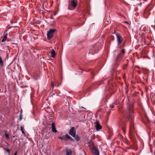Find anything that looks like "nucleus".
<instances>
[{
	"label": "nucleus",
	"instance_id": "f257e3e1",
	"mask_svg": "<svg viewBox=\"0 0 155 155\" xmlns=\"http://www.w3.org/2000/svg\"><path fill=\"white\" fill-rule=\"evenodd\" d=\"M127 112L126 113V118L130 122L129 136L130 139L133 142H135V137L134 132V128L133 120L134 116L133 113L134 111L133 106L132 104H127Z\"/></svg>",
	"mask_w": 155,
	"mask_h": 155
},
{
	"label": "nucleus",
	"instance_id": "f03ea898",
	"mask_svg": "<svg viewBox=\"0 0 155 155\" xmlns=\"http://www.w3.org/2000/svg\"><path fill=\"white\" fill-rule=\"evenodd\" d=\"M102 44L101 42H98L92 46L89 50V52L93 54L97 52L101 48Z\"/></svg>",
	"mask_w": 155,
	"mask_h": 155
},
{
	"label": "nucleus",
	"instance_id": "7ed1b4c3",
	"mask_svg": "<svg viewBox=\"0 0 155 155\" xmlns=\"http://www.w3.org/2000/svg\"><path fill=\"white\" fill-rule=\"evenodd\" d=\"M56 30L54 29H51L48 31L47 33V38L48 40H50L53 37V35Z\"/></svg>",
	"mask_w": 155,
	"mask_h": 155
},
{
	"label": "nucleus",
	"instance_id": "20e7f679",
	"mask_svg": "<svg viewBox=\"0 0 155 155\" xmlns=\"http://www.w3.org/2000/svg\"><path fill=\"white\" fill-rule=\"evenodd\" d=\"M117 36V40L118 45H119L121 43L123 39L122 37L120 35V34L118 33L116 34Z\"/></svg>",
	"mask_w": 155,
	"mask_h": 155
},
{
	"label": "nucleus",
	"instance_id": "39448f33",
	"mask_svg": "<svg viewBox=\"0 0 155 155\" xmlns=\"http://www.w3.org/2000/svg\"><path fill=\"white\" fill-rule=\"evenodd\" d=\"M125 53V50L124 49H123L120 52V53L117 57L116 58L117 60L122 58Z\"/></svg>",
	"mask_w": 155,
	"mask_h": 155
},
{
	"label": "nucleus",
	"instance_id": "423d86ee",
	"mask_svg": "<svg viewBox=\"0 0 155 155\" xmlns=\"http://www.w3.org/2000/svg\"><path fill=\"white\" fill-rule=\"evenodd\" d=\"M91 150L94 155H99V150L96 147L91 149Z\"/></svg>",
	"mask_w": 155,
	"mask_h": 155
},
{
	"label": "nucleus",
	"instance_id": "0eeeda50",
	"mask_svg": "<svg viewBox=\"0 0 155 155\" xmlns=\"http://www.w3.org/2000/svg\"><path fill=\"white\" fill-rule=\"evenodd\" d=\"M76 134V131L74 127H72L70 129L69 134L72 137H74Z\"/></svg>",
	"mask_w": 155,
	"mask_h": 155
},
{
	"label": "nucleus",
	"instance_id": "6e6552de",
	"mask_svg": "<svg viewBox=\"0 0 155 155\" xmlns=\"http://www.w3.org/2000/svg\"><path fill=\"white\" fill-rule=\"evenodd\" d=\"M88 143L90 150L95 147L93 142L91 140H90Z\"/></svg>",
	"mask_w": 155,
	"mask_h": 155
},
{
	"label": "nucleus",
	"instance_id": "1a4fd4ad",
	"mask_svg": "<svg viewBox=\"0 0 155 155\" xmlns=\"http://www.w3.org/2000/svg\"><path fill=\"white\" fill-rule=\"evenodd\" d=\"M96 123V125L95 127L96 128V129L97 130H99L101 129V126L99 124L98 122L96 121L95 122H94V123Z\"/></svg>",
	"mask_w": 155,
	"mask_h": 155
},
{
	"label": "nucleus",
	"instance_id": "9d476101",
	"mask_svg": "<svg viewBox=\"0 0 155 155\" xmlns=\"http://www.w3.org/2000/svg\"><path fill=\"white\" fill-rule=\"evenodd\" d=\"M71 6L74 8L76 7L77 5V2L75 0H72L71 2Z\"/></svg>",
	"mask_w": 155,
	"mask_h": 155
},
{
	"label": "nucleus",
	"instance_id": "9b49d317",
	"mask_svg": "<svg viewBox=\"0 0 155 155\" xmlns=\"http://www.w3.org/2000/svg\"><path fill=\"white\" fill-rule=\"evenodd\" d=\"M52 131L54 133H56L57 130L56 129L55 125L54 123H53L51 125Z\"/></svg>",
	"mask_w": 155,
	"mask_h": 155
},
{
	"label": "nucleus",
	"instance_id": "f8f14e48",
	"mask_svg": "<svg viewBox=\"0 0 155 155\" xmlns=\"http://www.w3.org/2000/svg\"><path fill=\"white\" fill-rule=\"evenodd\" d=\"M4 36L3 39L2 41V42H3L5 41L7 38L8 36V33H6V32H4Z\"/></svg>",
	"mask_w": 155,
	"mask_h": 155
},
{
	"label": "nucleus",
	"instance_id": "ddd939ff",
	"mask_svg": "<svg viewBox=\"0 0 155 155\" xmlns=\"http://www.w3.org/2000/svg\"><path fill=\"white\" fill-rule=\"evenodd\" d=\"M66 155H71L72 154V151L71 150L67 148L66 149Z\"/></svg>",
	"mask_w": 155,
	"mask_h": 155
},
{
	"label": "nucleus",
	"instance_id": "4468645a",
	"mask_svg": "<svg viewBox=\"0 0 155 155\" xmlns=\"http://www.w3.org/2000/svg\"><path fill=\"white\" fill-rule=\"evenodd\" d=\"M51 53V57L53 58H54L55 57L56 53L55 52L54 49H52Z\"/></svg>",
	"mask_w": 155,
	"mask_h": 155
},
{
	"label": "nucleus",
	"instance_id": "2eb2a0df",
	"mask_svg": "<svg viewBox=\"0 0 155 155\" xmlns=\"http://www.w3.org/2000/svg\"><path fill=\"white\" fill-rule=\"evenodd\" d=\"M122 129L123 132L125 134L126 132L125 127H126V124L125 123H124L122 126Z\"/></svg>",
	"mask_w": 155,
	"mask_h": 155
},
{
	"label": "nucleus",
	"instance_id": "dca6fc26",
	"mask_svg": "<svg viewBox=\"0 0 155 155\" xmlns=\"http://www.w3.org/2000/svg\"><path fill=\"white\" fill-rule=\"evenodd\" d=\"M66 137L67 138V140H70L71 141L74 142V140L73 138H72L70 136H69L67 134V135L66 136Z\"/></svg>",
	"mask_w": 155,
	"mask_h": 155
},
{
	"label": "nucleus",
	"instance_id": "f3484780",
	"mask_svg": "<svg viewBox=\"0 0 155 155\" xmlns=\"http://www.w3.org/2000/svg\"><path fill=\"white\" fill-rule=\"evenodd\" d=\"M67 135V134L65 135V136H64L62 137H58V138L60 139L61 140H67V138L66 137V136Z\"/></svg>",
	"mask_w": 155,
	"mask_h": 155
},
{
	"label": "nucleus",
	"instance_id": "a211bd4d",
	"mask_svg": "<svg viewBox=\"0 0 155 155\" xmlns=\"http://www.w3.org/2000/svg\"><path fill=\"white\" fill-rule=\"evenodd\" d=\"M73 137L74 138L75 140L77 141H79L80 139V137L79 136H78V135H75V136L74 137Z\"/></svg>",
	"mask_w": 155,
	"mask_h": 155
},
{
	"label": "nucleus",
	"instance_id": "6ab92c4d",
	"mask_svg": "<svg viewBox=\"0 0 155 155\" xmlns=\"http://www.w3.org/2000/svg\"><path fill=\"white\" fill-rule=\"evenodd\" d=\"M102 83V81H100L97 82L96 83L95 85H101Z\"/></svg>",
	"mask_w": 155,
	"mask_h": 155
},
{
	"label": "nucleus",
	"instance_id": "aec40b11",
	"mask_svg": "<svg viewBox=\"0 0 155 155\" xmlns=\"http://www.w3.org/2000/svg\"><path fill=\"white\" fill-rule=\"evenodd\" d=\"M0 65L1 66H2L3 65V62L2 61V58L0 56Z\"/></svg>",
	"mask_w": 155,
	"mask_h": 155
},
{
	"label": "nucleus",
	"instance_id": "412c9836",
	"mask_svg": "<svg viewBox=\"0 0 155 155\" xmlns=\"http://www.w3.org/2000/svg\"><path fill=\"white\" fill-rule=\"evenodd\" d=\"M5 137L7 139H8L9 138V136L8 134L6 133H5Z\"/></svg>",
	"mask_w": 155,
	"mask_h": 155
},
{
	"label": "nucleus",
	"instance_id": "4be33fe9",
	"mask_svg": "<svg viewBox=\"0 0 155 155\" xmlns=\"http://www.w3.org/2000/svg\"><path fill=\"white\" fill-rule=\"evenodd\" d=\"M22 116L21 114H20V115L19 116V120H22Z\"/></svg>",
	"mask_w": 155,
	"mask_h": 155
},
{
	"label": "nucleus",
	"instance_id": "5701e85b",
	"mask_svg": "<svg viewBox=\"0 0 155 155\" xmlns=\"http://www.w3.org/2000/svg\"><path fill=\"white\" fill-rule=\"evenodd\" d=\"M91 73L92 75L93 76L92 78H94V77L95 75L94 74V72L93 71H91Z\"/></svg>",
	"mask_w": 155,
	"mask_h": 155
},
{
	"label": "nucleus",
	"instance_id": "b1692460",
	"mask_svg": "<svg viewBox=\"0 0 155 155\" xmlns=\"http://www.w3.org/2000/svg\"><path fill=\"white\" fill-rule=\"evenodd\" d=\"M5 150L8 153H9V152H10V150L8 149H5Z\"/></svg>",
	"mask_w": 155,
	"mask_h": 155
},
{
	"label": "nucleus",
	"instance_id": "393cba45",
	"mask_svg": "<svg viewBox=\"0 0 155 155\" xmlns=\"http://www.w3.org/2000/svg\"><path fill=\"white\" fill-rule=\"evenodd\" d=\"M110 107L111 108H113L114 107V106L113 105H110Z\"/></svg>",
	"mask_w": 155,
	"mask_h": 155
},
{
	"label": "nucleus",
	"instance_id": "a878e982",
	"mask_svg": "<svg viewBox=\"0 0 155 155\" xmlns=\"http://www.w3.org/2000/svg\"><path fill=\"white\" fill-rule=\"evenodd\" d=\"M20 128H21V130H23L24 128H23V127H22L21 126V127Z\"/></svg>",
	"mask_w": 155,
	"mask_h": 155
},
{
	"label": "nucleus",
	"instance_id": "bb28decb",
	"mask_svg": "<svg viewBox=\"0 0 155 155\" xmlns=\"http://www.w3.org/2000/svg\"><path fill=\"white\" fill-rule=\"evenodd\" d=\"M21 131H22V134H25V133L23 130H21Z\"/></svg>",
	"mask_w": 155,
	"mask_h": 155
},
{
	"label": "nucleus",
	"instance_id": "cd10ccee",
	"mask_svg": "<svg viewBox=\"0 0 155 155\" xmlns=\"http://www.w3.org/2000/svg\"><path fill=\"white\" fill-rule=\"evenodd\" d=\"M51 86L52 87H54L53 83V82H52L51 83Z\"/></svg>",
	"mask_w": 155,
	"mask_h": 155
},
{
	"label": "nucleus",
	"instance_id": "c85d7f7f",
	"mask_svg": "<svg viewBox=\"0 0 155 155\" xmlns=\"http://www.w3.org/2000/svg\"><path fill=\"white\" fill-rule=\"evenodd\" d=\"M17 155V152H15L14 153V155Z\"/></svg>",
	"mask_w": 155,
	"mask_h": 155
},
{
	"label": "nucleus",
	"instance_id": "c756f323",
	"mask_svg": "<svg viewBox=\"0 0 155 155\" xmlns=\"http://www.w3.org/2000/svg\"><path fill=\"white\" fill-rule=\"evenodd\" d=\"M153 97H155V94L153 95Z\"/></svg>",
	"mask_w": 155,
	"mask_h": 155
},
{
	"label": "nucleus",
	"instance_id": "7c9ffc66",
	"mask_svg": "<svg viewBox=\"0 0 155 155\" xmlns=\"http://www.w3.org/2000/svg\"><path fill=\"white\" fill-rule=\"evenodd\" d=\"M68 9H70V8H69V7H68Z\"/></svg>",
	"mask_w": 155,
	"mask_h": 155
},
{
	"label": "nucleus",
	"instance_id": "2f4dec72",
	"mask_svg": "<svg viewBox=\"0 0 155 155\" xmlns=\"http://www.w3.org/2000/svg\"><path fill=\"white\" fill-rule=\"evenodd\" d=\"M105 155H107V154H105Z\"/></svg>",
	"mask_w": 155,
	"mask_h": 155
}]
</instances>
